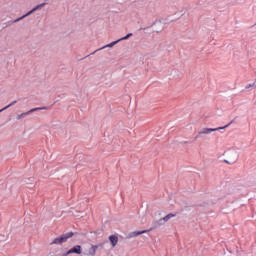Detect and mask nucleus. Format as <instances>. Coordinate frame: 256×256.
<instances>
[{
  "label": "nucleus",
  "instance_id": "obj_2",
  "mask_svg": "<svg viewBox=\"0 0 256 256\" xmlns=\"http://www.w3.org/2000/svg\"><path fill=\"white\" fill-rule=\"evenodd\" d=\"M99 249H103V243H101V244L89 243L88 245H86L84 247L83 255H85V256H95V255H97V251H99Z\"/></svg>",
  "mask_w": 256,
  "mask_h": 256
},
{
  "label": "nucleus",
  "instance_id": "obj_8",
  "mask_svg": "<svg viewBox=\"0 0 256 256\" xmlns=\"http://www.w3.org/2000/svg\"><path fill=\"white\" fill-rule=\"evenodd\" d=\"M39 109H41V108H33V109H31L27 112H23L21 114H18L16 116V119L19 121V120L23 119V117H26V115H29L30 113H33L34 111H39Z\"/></svg>",
  "mask_w": 256,
  "mask_h": 256
},
{
  "label": "nucleus",
  "instance_id": "obj_7",
  "mask_svg": "<svg viewBox=\"0 0 256 256\" xmlns=\"http://www.w3.org/2000/svg\"><path fill=\"white\" fill-rule=\"evenodd\" d=\"M73 253H75L76 255H81L83 253V248L81 247V245L74 246L66 252V255H71Z\"/></svg>",
  "mask_w": 256,
  "mask_h": 256
},
{
  "label": "nucleus",
  "instance_id": "obj_5",
  "mask_svg": "<svg viewBox=\"0 0 256 256\" xmlns=\"http://www.w3.org/2000/svg\"><path fill=\"white\" fill-rule=\"evenodd\" d=\"M227 127H229V125L224 127H218V128H203L200 131V135H209L210 133H213L215 131H221V129H227Z\"/></svg>",
  "mask_w": 256,
  "mask_h": 256
},
{
  "label": "nucleus",
  "instance_id": "obj_1",
  "mask_svg": "<svg viewBox=\"0 0 256 256\" xmlns=\"http://www.w3.org/2000/svg\"><path fill=\"white\" fill-rule=\"evenodd\" d=\"M225 155V163L228 165H235L236 161H239V151L236 149H230L226 152H224Z\"/></svg>",
  "mask_w": 256,
  "mask_h": 256
},
{
  "label": "nucleus",
  "instance_id": "obj_6",
  "mask_svg": "<svg viewBox=\"0 0 256 256\" xmlns=\"http://www.w3.org/2000/svg\"><path fill=\"white\" fill-rule=\"evenodd\" d=\"M109 243L112 247V249H115L117 245L119 244V236L112 234L108 237Z\"/></svg>",
  "mask_w": 256,
  "mask_h": 256
},
{
  "label": "nucleus",
  "instance_id": "obj_12",
  "mask_svg": "<svg viewBox=\"0 0 256 256\" xmlns=\"http://www.w3.org/2000/svg\"><path fill=\"white\" fill-rule=\"evenodd\" d=\"M15 103H17V101H13V102H11L9 105H7V106H5L4 108H2V109L0 110V113H1V111H5V109H9V107H13V105H15Z\"/></svg>",
  "mask_w": 256,
  "mask_h": 256
},
{
  "label": "nucleus",
  "instance_id": "obj_14",
  "mask_svg": "<svg viewBox=\"0 0 256 256\" xmlns=\"http://www.w3.org/2000/svg\"><path fill=\"white\" fill-rule=\"evenodd\" d=\"M161 30V26L157 27V23H154V31H156V33H160Z\"/></svg>",
  "mask_w": 256,
  "mask_h": 256
},
{
  "label": "nucleus",
  "instance_id": "obj_11",
  "mask_svg": "<svg viewBox=\"0 0 256 256\" xmlns=\"http://www.w3.org/2000/svg\"><path fill=\"white\" fill-rule=\"evenodd\" d=\"M119 41L120 40H116V41H113V42H111L110 44H107V45H105L104 47H102V48H100V50L101 49H107V47H115V45H117V43H119Z\"/></svg>",
  "mask_w": 256,
  "mask_h": 256
},
{
  "label": "nucleus",
  "instance_id": "obj_10",
  "mask_svg": "<svg viewBox=\"0 0 256 256\" xmlns=\"http://www.w3.org/2000/svg\"><path fill=\"white\" fill-rule=\"evenodd\" d=\"M173 217H175V214H168L165 217L161 218L159 220L160 223H167V221H169L170 219H173Z\"/></svg>",
  "mask_w": 256,
  "mask_h": 256
},
{
  "label": "nucleus",
  "instance_id": "obj_3",
  "mask_svg": "<svg viewBox=\"0 0 256 256\" xmlns=\"http://www.w3.org/2000/svg\"><path fill=\"white\" fill-rule=\"evenodd\" d=\"M73 232H68L65 234H62L61 236L55 238L50 245H63V243H67L71 237H73Z\"/></svg>",
  "mask_w": 256,
  "mask_h": 256
},
{
  "label": "nucleus",
  "instance_id": "obj_13",
  "mask_svg": "<svg viewBox=\"0 0 256 256\" xmlns=\"http://www.w3.org/2000/svg\"><path fill=\"white\" fill-rule=\"evenodd\" d=\"M132 36H133V34H132V33H129V34H127L126 36H124V37L118 39V41H126V39H129V37H132Z\"/></svg>",
  "mask_w": 256,
  "mask_h": 256
},
{
  "label": "nucleus",
  "instance_id": "obj_4",
  "mask_svg": "<svg viewBox=\"0 0 256 256\" xmlns=\"http://www.w3.org/2000/svg\"><path fill=\"white\" fill-rule=\"evenodd\" d=\"M45 5H47V3H41L37 6H35L32 10H30L28 13H26L25 15H23L22 17L18 18L15 20V23H17L18 21H21L23 19H25V17H29V15H33V13H35V11H41V9H43V7H45Z\"/></svg>",
  "mask_w": 256,
  "mask_h": 256
},
{
  "label": "nucleus",
  "instance_id": "obj_9",
  "mask_svg": "<svg viewBox=\"0 0 256 256\" xmlns=\"http://www.w3.org/2000/svg\"><path fill=\"white\" fill-rule=\"evenodd\" d=\"M150 230H142V231H134V232H130L129 233V237L133 238V237H139V235H143L145 233H149Z\"/></svg>",
  "mask_w": 256,
  "mask_h": 256
}]
</instances>
